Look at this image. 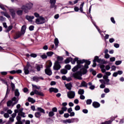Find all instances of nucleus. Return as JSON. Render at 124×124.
Listing matches in <instances>:
<instances>
[{
    "label": "nucleus",
    "instance_id": "nucleus-62",
    "mask_svg": "<svg viewBox=\"0 0 124 124\" xmlns=\"http://www.w3.org/2000/svg\"><path fill=\"white\" fill-rule=\"evenodd\" d=\"M43 49L44 50H48V46H47V45L44 46L43 47Z\"/></svg>",
    "mask_w": 124,
    "mask_h": 124
},
{
    "label": "nucleus",
    "instance_id": "nucleus-60",
    "mask_svg": "<svg viewBox=\"0 0 124 124\" xmlns=\"http://www.w3.org/2000/svg\"><path fill=\"white\" fill-rule=\"evenodd\" d=\"M16 116H17V114H16V113H13L12 115H11V118H13V119H14L15 118V117H16Z\"/></svg>",
    "mask_w": 124,
    "mask_h": 124
},
{
    "label": "nucleus",
    "instance_id": "nucleus-13",
    "mask_svg": "<svg viewBox=\"0 0 124 124\" xmlns=\"http://www.w3.org/2000/svg\"><path fill=\"white\" fill-rule=\"evenodd\" d=\"M11 100L13 103V106H14L15 104H17L18 103V100L17 99L16 97H14Z\"/></svg>",
    "mask_w": 124,
    "mask_h": 124
},
{
    "label": "nucleus",
    "instance_id": "nucleus-44",
    "mask_svg": "<svg viewBox=\"0 0 124 124\" xmlns=\"http://www.w3.org/2000/svg\"><path fill=\"white\" fill-rule=\"evenodd\" d=\"M0 8L2 9V10H4V11H5L6 9L4 8V6L3 4H0Z\"/></svg>",
    "mask_w": 124,
    "mask_h": 124
},
{
    "label": "nucleus",
    "instance_id": "nucleus-42",
    "mask_svg": "<svg viewBox=\"0 0 124 124\" xmlns=\"http://www.w3.org/2000/svg\"><path fill=\"white\" fill-rule=\"evenodd\" d=\"M11 87L13 91H14V90H15V84H14V83L12 82L11 83Z\"/></svg>",
    "mask_w": 124,
    "mask_h": 124
},
{
    "label": "nucleus",
    "instance_id": "nucleus-39",
    "mask_svg": "<svg viewBox=\"0 0 124 124\" xmlns=\"http://www.w3.org/2000/svg\"><path fill=\"white\" fill-rule=\"evenodd\" d=\"M92 99H88L86 101V103L88 105H90L92 104Z\"/></svg>",
    "mask_w": 124,
    "mask_h": 124
},
{
    "label": "nucleus",
    "instance_id": "nucleus-2",
    "mask_svg": "<svg viewBox=\"0 0 124 124\" xmlns=\"http://www.w3.org/2000/svg\"><path fill=\"white\" fill-rule=\"evenodd\" d=\"M51 66H52V62L50 61H48L47 62V64L46 65V68L45 70L46 74L48 75V76H51V75H52V74L51 68H50Z\"/></svg>",
    "mask_w": 124,
    "mask_h": 124
},
{
    "label": "nucleus",
    "instance_id": "nucleus-43",
    "mask_svg": "<svg viewBox=\"0 0 124 124\" xmlns=\"http://www.w3.org/2000/svg\"><path fill=\"white\" fill-rule=\"evenodd\" d=\"M55 114L54 113V111H50L48 113L49 117H53Z\"/></svg>",
    "mask_w": 124,
    "mask_h": 124
},
{
    "label": "nucleus",
    "instance_id": "nucleus-64",
    "mask_svg": "<svg viewBox=\"0 0 124 124\" xmlns=\"http://www.w3.org/2000/svg\"><path fill=\"white\" fill-rule=\"evenodd\" d=\"M105 74L107 76H110V75H111V73L109 72H107L105 73Z\"/></svg>",
    "mask_w": 124,
    "mask_h": 124
},
{
    "label": "nucleus",
    "instance_id": "nucleus-54",
    "mask_svg": "<svg viewBox=\"0 0 124 124\" xmlns=\"http://www.w3.org/2000/svg\"><path fill=\"white\" fill-rule=\"evenodd\" d=\"M98 56H95L94 57V59L93 60V62H97V61L98 60Z\"/></svg>",
    "mask_w": 124,
    "mask_h": 124
},
{
    "label": "nucleus",
    "instance_id": "nucleus-28",
    "mask_svg": "<svg viewBox=\"0 0 124 124\" xmlns=\"http://www.w3.org/2000/svg\"><path fill=\"white\" fill-rule=\"evenodd\" d=\"M72 61V58L69 57L65 60V63H69Z\"/></svg>",
    "mask_w": 124,
    "mask_h": 124
},
{
    "label": "nucleus",
    "instance_id": "nucleus-36",
    "mask_svg": "<svg viewBox=\"0 0 124 124\" xmlns=\"http://www.w3.org/2000/svg\"><path fill=\"white\" fill-rule=\"evenodd\" d=\"M65 68H66V69H68V70H70V69H71V65L67 64L65 66Z\"/></svg>",
    "mask_w": 124,
    "mask_h": 124
},
{
    "label": "nucleus",
    "instance_id": "nucleus-12",
    "mask_svg": "<svg viewBox=\"0 0 124 124\" xmlns=\"http://www.w3.org/2000/svg\"><path fill=\"white\" fill-rule=\"evenodd\" d=\"M78 68H82V65L81 64H78L77 66H75L73 69H72L73 72H75L78 70Z\"/></svg>",
    "mask_w": 124,
    "mask_h": 124
},
{
    "label": "nucleus",
    "instance_id": "nucleus-50",
    "mask_svg": "<svg viewBox=\"0 0 124 124\" xmlns=\"http://www.w3.org/2000/svg\"><path fill=\"white\" fill-rule=\"evenodd\" d=\"M4 117L6 119H7L9 117V114H8L7 113H5L4 114Z\"/></svg>",
    "mask_w": 124,
    "mask_h": 124
},
{
    "label": "nucleus",
    "instance_id": "nucleus-61",
    "mask_svg": "<svg viewBox=\"0 0 124 124\" xmlns=\"http://www.w3.org/2000/svg\"><path fill=\"white\" fill-rule=\"evenodd\" d=\"M74 10L76 12H78L79 11V8L78 7H75Z\"/></svg>",
    "mask_w": 124,
    "mask_h": 124
},
{
    "label": "nucleus",
    "instance_id": "nucleus-14",
    "mask_svg": "<svg viewBox=\"0 0 124 124\" xmlns=\"http://www.w3.org/2000/svg\"><path fill=\"white\" fill-rule=\"evenodd\" d=\"M9 10L10 12L11 16L13 17V18H15V15H16V14L15 13V10L12 8L9 9Z\"/></svg>",
    "mask_w": 124,
    "mask_h": 124
},
{
    "label": "nucleus",
    "instance_id": "nucleus-38",
    "mask_svg": "<svg viewBox=\"0 0 124 124\" xmlns=\"http://www.w3.org/2000/svg\"><path fill=\"white\" fill-rule=\"evenodd\" d=\"M80 86L81 87H87V83L85 81H83L81 82Z\"/></svg>",
    "mask_w": 124,
    "mask_h": 124
},
{
    "label": "nucleus",
    "instance_id": "nucleus-53",
    "mask_svg": "<svg viewBox=\"0 0 124 124\" xmlns=\"http://www.w3.org/2000/svg\"><path fill=\"white\" fill-rule=\"evenodd\" d=\"M105 58L106 59H109V58H110V55L109 54H108V53L105 54Z\"/></svg>",
    "mask_w": 124,
    "mask_h": 124
},
{
    "label": "nucleus",
    "instance_id": "nucleus-17",
    "mask_svg": "<svg viewBox=\"0 0 124 124\" xmlns=\"http://www.w3.org/2000/svg\"><path fill=\"white\" fill-rule=\"evenodd\" d=\"M22 111H23V109H19V112L18 113V116H21V117H23V118H25L26 115H25V112H23Z\"/></svg>",
    "mask_w": 124,
    "mask_h": 124
},
{
    "label": "nucleus",
    "instance_id": "nucleus-19",
    "mask_svg": "<svg viewBox=\"0 0 124 124\" xmlns=\"http://www.w3.org/2000/svg\"><path fill=\"white\" fill-rule=\"evenodd\" d=\"M93 106L94 108H98L99 107H100V104L97 102H93Z\"/></svg>",
    "mask_w": 124,
    "mask_h": 124
},
{
    "label": "nucleus",
    "instance_id": "nucleus-7",
    "mask_svg": "<svg viewBox=\"0 0 124 124\" xmlns=\"http://www.w3.org/2000/svg\"><path fill=\"white\" fill-rule=\"evenodd\" d=\"M75 120H76V121H77L78 122V121H79V120H78V119L72 118L71 119H69L63 120L62 123L63 124H71L72 123H74L75 122Z\"/></svg>",
    "mask_w": 124,
    "mask_h": 124
},
{
    "label": "nucleus",
    "instance_id": "nucleus-30",
    "mask_svg": "<svg viewBox=\"0 0 124 124\" xmlns=\"http://www.w3.org/2000/svg\"><path fill=\"white\" fill-rule=\"evenodd\" d=\"M59 40L58 39V38H55L54 40V44L56 47V48H57L58 45H59Z\"/></svg>",
    "mask_w": 124,
    "mask_h": 124
},
{
    "label": "nucleus",
    "instance_id": "nucleus-6",
    "mask_svg": "<svg viewBox=\"0 0 124 124\" xmlns=\"http://www.w3.org/2000/svg\"><path fill=\"white\" fill-rule=\"evenodd\" d=\"M31 7H32V3H30L29 4H28L26 6H22V9L23 10L25 13H28L29 10H30V9H31Z\"/></svg>",
    "mask_w": 124,
    "mask_h": 124
},
{
    "label": "nucleus",
    "instance_id": "nucleus-3",
    "mask_svg": "<svg viewBox=\"0 0 124 124\" xmlns=\"http://www.w3.org/2000/svg\"><path fill=\"white\" fill-rule=\"evenodd\" d=\"M32 90L35 93V94L37 95H40V96H44V94L41 92H38L36 90H39L40 89V86H37L36 85L32 84Z\"/></svg>",
    "mask_w": 124,
    "mask_h": 124
},
{
    "label": "nucleus",
    "instance_id": "nucleus-1",
    "mask_svg": "<svg viewBox=\"0 0 124 124\" xmlns=\"http://www.w3.org/2000/svg\"><path fill=\"white\" fill-rule=\"evenodd\" d=\"M75 60L77 61L78 64H81V63L85 62L84 68L81 69L80 71L71 73L72 77H73L76 79H78V80H82V74H86V73H87V68H89V65L91 64V61L85 60H78V58H75Z\"/></svg>",
    "mask_w": 124,
    "mask_h": 124
},
{
    "label": "nucleus",
    "instance_id": "nucleus-59",
    "mask_svg": "<svg viewBox=\"0 0 124 124\" xmlns=\"http://www.w3.org/2000/svg\"><path fill=\"white\" fill-rule=\"evenodd\" d=\"M110 62H115L116 61V58L115 57H111L110 58Z\"/></svg>",
    "mask_w": 124,
    "mask_h": 124
},
{
    "label": "nucleus",
    "instance_id": "nucleus-56",
    "mask_svg": "<svg viewBox=\"0 0 124 124\" xmlns=\"http://www.w3.org/2000/svg\"><path fill=\"white\" fill-rule=\"evenodd\" d=\"M41 58L43 59H47V56L46 54H43V55L41 56Z\"/></svg>",
    "mask_w": 124,
    "mask_h": 124
},
{
    "label": "nucleus",
    "instance_id": "nucleus-4",
    "mask_svg": "<svg viewBox=\"0 0 124 124\" xmlns=\"http://www.w3.org/2000/svg\"><path fill=\"white\" fill-rule=\"evenodd\" d=\"M26 29H27V26H26V25L22 26L21 32H18L16 34V36L14 37V39H18L19 37H20V36L25 34V32H26Z\"/></svg>",
    "mask_w": 124,
    "mask_h": 124
},
{
    "label": "nucleus",
    "instance_id": "nucleus-40",
    "mask_svg": "<svg viewBox=\"0 0 124 124\" xmlns=\"http://www.w3.org/2000/svg\"><path fill=\"white\" fill-rule=\"evenodd\" d=\"M80 109H81V108L79 107V105L76 106L75 108V110L76 111H79V110H80Z\"/></svg>",
    "mask_w": 124,
    "mask_h": 124
},
{
    "label": "nucleus",
    "instance_id": "nucleus-5",
    "mask_svg": "<svg viewBox=\"0 0 124 124\" xmlns=\"http://www.w3.org/2000/svg\"><path fill=\"white\" fill-rule=\"evenodd\" d=\"M45 22H46L45 18L42 16H40L36 19L35 23L37 25H41L42 24H44Z\"/></svg>",
    "mask_w": 124,
    "mask_h": 124
},
{
    "label": "nucleus",
    "instance_id": "nucleus-55",
    "mask_svg": "<svg viewBox=\"0 0 124 124\" xmlns=\"http://www.w3.org/2000/svg\"><path fill=\"white\" fill-rule=\"evenodd\" d=\"M109 41L110 43H113V42H114V41H115V39L114 38H110L109 40Z\"/></svg>",
    "mask_w": 124,
    "mask_h": 124
},
{
    "label": "nucleus",
    "instance_id": "nucleus-18",
    "mask_svg": "<svg viewBox=\"0 0 124 124\" xmlns=\"http://www.w3.org/2000/svg\"><path fill=\"white\" fill-rule=\"evenodd\" d=\"M43 78L38 77H34L32 78L33 81H35V82H38L39 80H43Z\"/></svg>",
    "mask_w": 124,
    "mask_h": 124
},
{
    "label": "nucleus",
    "instance_id": "nucleus-31",
    "mask_svg": "<svg viewBox=\"0 0 124 124\" xmlns=\"http://www.w3.org/2000/svg\"><path fill=\"white\" fill-rule=\"evenodd\" d=\"M84 93H85V91L83 89H79L78 91V94H80V95L84 94Z\"/></svg>",
    "mask_w": 124,
    "mask_h": 124
},
{
    "label": "nucleus",
    "instance_id": "nucleus-25",
    "mask_svg": "<svg viewBox=\"0 0 124 124\" xmlns=\"http://www.w3.org/2000/svg\"><path fill=\"white\" fill-rule=\"evenodd\" d=\"M14 122V118L10 117L9 121L6 124H11Z\"/></svg>",
    "mask_w": 124,
    "mask_h": 124
},
{
    "label": "nucleus",
    "instance_id": "nucleus-34",
    "mask_svg": "<svg viewBox=\"0 0 124 124\" xmlns=\"http://www.w3.org/2000/svg\"><path fill=\"white\" fill-rule=\"evenodd\" d=\"M37 110L41 112V113H43V114H45V110L43 109V108H37Z\"/></svg>",
    "mask_w": 124,
    "mask_h": 124
},
{
    "label": "nucleus",
    "instance_id": "nucleus-10",
    "mask_svg": "<svg viewBox=\"0 0 124 124\" xmlns=\"http://www.w3.org/2000/svg\"><path fill=\"white\" fill-rule=\"evenodd\" d=\"M50 8H53L55 10L57 9V6L56 4V0H50Z\"/></svg>",
    "mask_w": 124,
    "mask_h": 124
},
{
    "label": "nucleus",
    "instance_id": "nucleus-22",
    "mask_svg": "<svg viewBox=\"0 0 124 124\" xmlns=\"http://www.w3.org/2000/svg\"><path fill=\"white\" fill-rule=\"evenodd\" d=\"M0 13L2 15H4L5 17H6V18H10V16L7 12H1Z\"/></svg>",
    "mask_w": 124,
    "mask_h": 124
},
{
    "label": "nucleus",
    "instance_id": "nucleus-32",
    "mask_svg": "<svg viewBox=\"0 0 124 124\" xmlns=\"http://www.w3.org/2000/svg\"><path fill=\"white\" fill-rule=\"evenodd\" d=\"M54 55V52L52 51H48L46 52V55L47 57H52Z\"/></svg>",
    "mask_w": 124,
    "mask_h": 124
},
{
    "label": "nucleus",
    "instance_id": "nucleus-26",
    "mask_svg": "<svg viewBox=\"0 0 124 124\" xmlns=\"http://www.w3.org/2000/svg\"><path fill=\"white\" fill-rule=\"evenodd\" d=\"M85 4L84 2H82L81 4L79 6V10L81 13H84L83 12V7H84V5Z\"/></svg>",
    "mask_w": 124,
    "mask_h": 124
},
{
    "label": "nucleus",
    "instance_id": "nucleus-33",
    "mask_svg": "<svg viewBox=\"0 0 124 124\" xmlns=\"http://www.w3.org/2000/svg\"><path fill=\"white\" fill-rule=\"evenodd\" d=\"M28 101L29 102H31V103H34V102H35V100L33 99V98H32L31 97H29Z\"/></svg>",
    "mask_w": 124,
    "mask_h": 124
},
{
    "label": "nucleus",
    "instance_id": "nucleus-46",
    "mask_svg": "<svg viewBox=\"0 0 124 124\" xmlns=\"http://www.w3.org/2000/svg\"><path fill=\"white\" fill-rule=\"evenodd\" d=\"M110 92V90L108 88H105L104 89V93H109Z\"/></svg>",
    "mask_w": 124,
    "mask_h": 124
},
{
    "label": "nucleus",
    "instance_id": "nucleus-52",
    "mask_svg": "<svg viewBox=\"0 0 124 124\" xmlns=\"http://www.w3.org/2000/svg\"><path fill=\"white\" fill-rule=\"evenodd\" d=\"M114 46L115 48H119V47H120V45H119V44L115 43L114 44Z\"/></svg>",
    "mask_w": 124,
    "mask_h": 124
},
{
    "label": "nucleus",
    "instance_id": "nucleus-20",
    "mask_svg": "<svg viewBox=\"0 0 124 124\" xmlns=\"http://www.w3.org/2000/svg\"><path fill=\"white\" fill-rule=\"evenodd\" d=\"M23 10H24L23 9H22V7L21 9L19 8L17 9V10H16V14H17V15L19 16H21L23 15Z\"/></svg>",
    "mask_w": 124,
    "mask_h": 124
},
{
    "label": "nucleus",
    "instance_id": "nucleus-51",
    "mask_svg": "<svg viewBox=\"0 0 124 124\" xmlns=\"http://www.w3.org/2000/svg\"><path fill=\"white\" fill-rule=\"evenodd\" d=\"M111 123H112V121H106L105 123H102V124H111Z\"/></svg>",
    "mask_w": 124,
    "mask_h": 124
},
{
    "label": "nucleus",
    "instance_id": "nucleus-8",
    "mask_svg": "<svg viewBox=\"0 0 124 124\" xmlns=\"http://www.w3.org/2000/svg\"><path fill=\"white\" fill-rule=\"evenodd\" d=\"M67 95L68 98L70 99L74 98L75 97V92L72 91H69L67 92Z\"/></svg>",
    "mask_w": 124,
    "mask_h": 124
},
{
    "label": "nucleus",
    "instance_id": "nucleus-23",
    "mask_svg": "<svg viewBox=\"0 0 124 124\" xmlns=\"http://www.w3.org/2000/svg\"><path fill=\"white\" fill-rule=\"evenodd\" d=\"M7 106H8V107H10V106H12V107H13V104L12 103V101L9 100L7 102Z\"/></svg>",
    "mask_w": 124,
    "mask_h": 124
},
{
    "label": "nucleus",
    "instance_id": "nucleus-29",
    "mask_svg": "<svg viewBox=\"0 0 124 124\" xmlns=\"http://www.w3.org/2000/svg\"><path fill=\"white\" fill-rule=\"evenodd\" d=\"M36 67L37 71H40V69L43 68V66L42 65H37Z\"/></svg>",
    "mask_w": 124,
    "mask_h": 124
},
{
    "label": "nucleus",
    "instance_id": "nucleus-16",
    "mask_svg": "<svg viewBox=\"0 0 124 124\" xmlns=\"http://www.w3.org/2000/svg\"><path fill=\"white\" fill-rule=\"evenodd\" d=\"M26 18L29 21V22H32V20L34 19V16H26Z\"/></svg>",
    "mask_w": 124,
    "mask_h": 124
},
{
    "label": "nucleus",
    "instance_id": "nucleus-24",
    "mask_svg": "<svg viewBox=\"0 0 124 124\" xmlns=\"http://www.w3.org/2000/svg\"><path fill=\"white\" fill-rule=\"evenodd\" d=\"M65 87L66 88L68 89L70 91V90H71V88H72V85L71 84V83H68L67 84H65Z\"/></svg>",
    "mask_w": 124,
    "mask_h": 124
},
{
    "label": "nucleus",
    "instance_id": "nucleus-49",
    "mask_svg": "<svg viewBox=\"0 0 124 124\" xmlns=\"http://www.w3.org/2000/svg\"><path fill=\"white\" fill-rule=\"evenodd\" d=\"M30 56L32 58H36V57H37V55H36V54H34V53L31 54Z\"/></svg>",
    "mask_w": 124,
    "mask_h": 124
},
{
    "label": "nucleus",
    "instance_id": "nucleus-41",
    "mask_svg": "<svg viewBox=\"0 0 124 124\" xmlns=\"http://www.w3.org/2000/svg\"><path fill=\"white\" fill-rule=\"evenodd\" d=\"M63 60V59L62 58V57L61 56H58L57 57V62H60L61 61H62Z\"/></svg>",
    "mask_w": 124,
    "mask_h": 124
},
{
    "label": "nucleus",
    "instance_id": "nucleus-45",
    "mask_svg": "<svg viewBox=\"0 0 124 124\" xmlns=\"http://www.w3.org/2000/svg\"><path fill=\"white\" fill-rule=\"evenodd\" d=\"M122 63V61H117L115 62V64L116 65H119V64H121Z\"/></svg>",
    "mask_w": 124,
    "mask_h": 124
},
{
    "label": "nucleus",
    "instance_id": "nucleus-58",
    "mask_svg": "<svg viewBox=\"0 0 124 124\" xmlns=\"http://www.w3.org/2000/svg\"><path fill=\"white\" fill-rule=\"evenodd\" d=\"M7 113H8V114H11L13 113V111L11 109H8L7 110Z\"/></svg>",
    "mask_w": 124,
    "mask_h": 124
},
{
    "label": "nucleus",
    "instance_id": "nucleus-63",
    "mask_svg": "<svg viewBox=\"0 0 124 124\" xmlns=\"http://www.w3.org/2000/svg\"><path fill=\"white\" fill-rule=\"evenodd\" d=\"M64 118H68V117H69V114H68V113H65L64 114Z\"/></svg>",
    "mask_w": 124,
    "mask_h": 124
},
{
    "label": "nucleus",
    "instance_id": "nucleus-21",
    "mask_svg": "<svg viewBox=\"0 0 124 124\" xmlns=\"http://www.w3.org/2000/svg\"><path fill=\"white\" fill-rule=\"evenodd\" d=\"M49 92L50 93L54 92V93H58L59 92V90L57 88H50L49 89Z\"/></svg>",
    "mask_w": 124,
    "mask_h": 124
},
{
    "label": "nucleus",
    "instance_id": "nucleus-48",
    "mask_svg": "<svg viewBox=\"0 0 124 124\" xmlns=\"http://www.w3.org/2000/svg\"><path fill=\"white\" fill-rule=\"evenodd\" d=\"M16 119L17 122H21V117L20 115H17V116L16 117Z\"/></svg>",
    "mask_w": 124,
    "mask_h": 124
},
{
    "label": "nucleus",
    "instance_id": "nucleus-15",
    "mask_svg": "<svg viewBox=\"0 0 124 124\" xmlns=\"http://www.w3.org/2000/svg\"><path fill=\"white\" fill-rule=\"evenodd\" d=\"M67 110V108H66V107H62V110L59 111V114H60V115H62V114L64 113V111H66Z\"/></svg>",
    "mask_w": 124,
    "mask_h": 124
},
{
    "label": "nucleus",
    "instance_id": "nucleus-47",
    "mask_svg": "<svg viewBox=\"0 0 124 124\" xmlns=\"http://www.w3.org/2000/svg\"><path fill=\"white\" fill-rule=\"evenodd\" d=\"M12 28H13L12 26H9L7 31H6V32H8V31H10L12 30Z\"/></svg>",
    "mask_w": 124,
    "mask_h": 124
},
{
    "label": "nucleus",
    "instance_id": "nucleus-35",
    "mask_svg": "<svg viewBox=\"0 0 124 124\" xmlns=\"http://www.w3.org/2000/svg\"><path fill=\"white\" fill-rule=\"evenodd\" d=\"M61 73L62 74H66V73H67V70H65V69H62L61 70Z\"/></svg>",
    "mask_w": 124,
    "mask_h": 124
},
{
    "label": "nucleus",
    "instance_id": "nucleus-37",
    "mask_svg": "<svg viewBox=\"0 0 124 124\" xmlns=\"http://www.w3.org/2000/svg\"><path fill=\"white\" fill-rule=\"evenodd\" d=\"M20 95V93H19V91L17 89H16L15 91V96H19Z\"/></svg>",
    "mask_w": 124,
    "mask_h": 124
},
{
    "label": "nucleus",
    "instance_id": "nucleus-11",
    "mask_svg": "<svg viewBox=\"0 0 124 124\" xmlns=\"http://www.w3.org/2000/svg\"><path fill=\"white\" fill-rule=\"evenodd\" d=\"M53 69L54 70H59L61 69V65L58 62H56L54 65Z\"/></svg>",
    "mask_w": 124,
    "mask_h": 124
},
{
    "label": "nucleus",
    "instance_id": "nucleus-27",
    "mask_svg": "<svg viewBox=\"0 0 124 124\" xmlns=\"http://www.w3.org/2000/svg\"><path fill=\"white\" fill-rule=\"evenodd\" d=\"M35 117L39 118L41 117V113L40 112H36L35 113Z\"/></svg>",
    "mask_w": 124,
    "mask_h": 124
},
{
    "label": "nucleus",
    "instance_id": "nucleus-57",
    "mask_svg": "<svg viewBox=\"0 0 124 124\" xmlns=\"http://www.w3.org/2000/svg\"><path fill=\"white\" fill-rule=\"evenodd\" d=\"M34 29V26H31L29 27L30 31H33Z\"/></svg>",
    "mask_w": 124,
    "mask_h": 124
},
{
    "label": "nucleus",
    "instance_id": "nucleus-9",
    "mask_svg": "<svg viewBox=\"0 0 124 124\" xmlns=\"http://www.w3.org/2000/svg\"><path fill=\"white\" fill-rule=\"evenodd\" d=\"M30 67H31V64L29 62H28L27 63V66L24 68V73L26 74V75L30 73V71H29V68H30Z\"/></svg>",
    "mask_w": 124,
    "mask_h": 124
}]
</instances>
